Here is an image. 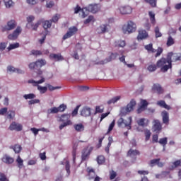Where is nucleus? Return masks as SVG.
Returning a JSON list of instances; mask_svg holds the SVG:
<instances>
[{
    "label": "nucleus",
    "instance_id": "obj_1",
    "mask_svg": "<svg viewBox=\"0 0 181 181\" xmlns=\"http://www.w3.org/2000/svg\"><path fill=\"white\" fill-rule=\"evenodd\" d=\"M156 66L159 69H172V61L168 59V54L167 58H161L157 62Z\"/></svg>",
    "mask_w": 181,
    "mask_h": 181
},
{
    "label": "nucleus",
    "instance_id": "obj_2",
    "mask_svg": "<svg viewBox=\"0 0 181 181\" xmlns=\"http://www.w3.org/2000/svg\"><path fill=\"white\" fill-rule=\"evenodd\" d=\"M100 11V8H98V4H90L88 7H85L82 8V18H86L88 15V12H91L92 13H97Z\"/></svg>",
    "mask_w": 181,
    "mask_h": 181
},
{
    "label": "nucleus",
    "instance_id": "obj_3",
    "mask_svg": "<svg viewBox=\"0 0 181 181\" xmlns=\"http://www.w3.org/2000/svg\"><path fill=\"white\" fill-rule=\"evenodd\" d=\"M70 114H63L59 119V121L61 122H63L62 124L59 126V129L62 130L63 128L66 127H69V125H73V122L70 119L71 118Z\"/></svg>",
    "mask_w": 181,
    "mask_h": 181
},
{
    "label": "nucleus",
    "instance_id": "obj_4",
    "mask_svg": "<svg viewBox=\"0 0 181 181\" xmlns=\"http://www.w3.org/2000/svg\"><path fill=\"white\" fill-rule=\"evenodd\" d=\"M136 30V24L134 21H128L127 25L122 27V32L124 34L134 33Z\"/></svg>",
    "mask_w": 181,
    "mask_h": 181
},
{
    "label": "nucleus",
    "instance_id": "obj_5",
    "mask_svg": "<svg viewBox=\"0 0 181 181\" xmlns=\"http://www.w3.org/2000/svg\"><path fill=\"white\" fill-rule=\"evenodd\" d=\"M135 105H136V101H135L134 99H132L130 103H128L126 107L121 108V115H127V114H129V112L134 111V107Z\"/></svg>",
    "mask_w": 181,
    "mask_h": 181
},
{
    "label": "nucleus",
    "instance_id": "obj_6",
    "mask_svg": "<svg viewBox=\"0 0 181 181\" xmlns=\"http://www.w3.org/2000/svg\"><path fill=\"white\" fill-rule=\"evenodd\" d=\"M132 124V117H129L127 118V122H124V118L121 117L117 121V125L119 128H127V129H131V124Z\"/></svg>",
    "mask_w": 181,
    "mask_h": 181
},
{
    "label": "nucleus",
    "instance_id": "obj_7",
    "mask_svg": "<svg viewBox=\"0 0 181 181\" xmlns=\"http://www.w3.org/2000/svg\"><path fill=\"white\" fill-rule=\"evenodd\" d=\"M46 64V60L45 59H40L35 62L30 63L29 64L30 69H40V67H43V66H45Z\"/></svg>",
    "mask_w": 181,
    "mask_h": 181
},
{
    "label": "nucleus",
    "instance_id": "obj_8",
    "mask_svg": "<svg viewBox=\"0 0 181 181\" xmlns=\"http://www.w3.org/2000/svg\"><path fill=\"white\" fill-rule=\"evenodd\" d=\"M22 32V28H21V27H18L13 33L9 34L8 35V39L9 40H16L18 39V36H19V35H21Z\"/></svg>",
    "mask_w": 181,
    "mask_h": 181
},
{
    "label": "nucleus",
    "instance_id": "obj_9",
    "mask_svg": "<svg viewBox=\"0 0 181 181\" xmlns=\"http://www.w3.org/2000/svg\"><path fill=\"white\" fill-rule=\"evenodd\" d=\"M16 28V21L11 20L7 23V25L3 28L2 32H6L8 30H13Z\"/></svg>",
    "mask_w": 181,
    "mask_h": 181
},
{
    "label": "nucleus",
    "instance_id": "obj_10",
    "mask_svg": "<svg viewBox=\"0 0 181 181\" xmlns=\"http://www.w3.org/2000/svg\"><path fill=\"white\" fill-rule=\"evenodd\" d=\"M93 149H94L93 146H90L89 148L88 146L86 148H84L83 150L81 155L82 160H87V158L90 156V153L93 152Z\"/></svg>",
    "mask_w": 181,
    "mask_h": 181
},
{
    "label": "nucleus",
    "instance_id": "obj_11",
    "mask_svg": "<svg viewBox=\"0 0 181 181\" xmlns=\"http://www.w3.org/2000/svg\"><path fill=\"white\" fill-rule=\"evenodd\" d=\"M8 129H10V131H17L19 132L23 129V126L19 123H16V122H13L10 124Z\"/></svg>",
    "mask_w": 181,
    "mask_h": 181
},
{
    "label": "nucleus",
    "instance_id": "obj_12",
    "mask_svg": "<svg viewBox=\"0 0 181 181\" xmlns=\"http://www.w3.org/2000/svg\"><path fill=\"white\" fill-rule=\"evenodd\" d=\"M78 30V29H77L76 26L71 27L69 29V31L64 35V40H66V39H69V37H71V36L74 35L75 33H77Z\"/></svg>",
    "mask_w": 181,
    "mask_h": 181
},
{
    "label": "nucleus",
    "instance_id": "obj_13",
    "mask_svg": "<svg viewBox=\"0 0 181 181\" xmlns=\"http://www.w3.org/2000/svg\"><path fill=\"white\" fill-rule=\"evenodd\" d=\"M119 11L122 15L132 13V8L129 6H122L119 8Z\"/></svg>",
    "mask_w": 181,
    "mask_h": 181
},
{
    "label": "nucleus",
    "instance_id": "obj_14",
    "mask_svg": "<svg viewBox=\"0 0 181 181\" xmlns=\"http://www.w3.org/2000/svg\"><path fill=\"white\" fill-rule=\"evenodd\" d=\"M168 59L172 62H179L181 60V54L169 52L168 53Z\"/></svg>",
    "mask_w": 181,
    "mask_h": 181
},
{
    "label": "nucleus",
    "instance_id": "obj_15",
    "mask_svg": "<svg viewBox=\"0 0 181 181\" xmlns=\"http://www.w3.org/2000/svg\"><path fill=\"white\" fill-rule=\"evenodd\" d=\"M153 129L154 132H160L162 131V124L159 119H154L153 121Z\"/></svg>",
    "mask_w": 181,
    "mask_h": 181
},
{
    "label": "nucleus",
    "instance_id": "obj_16",
    "mask_svg": "<svg viewBox=\"0 0 181 181\" xmlns=\"http://www.w3.org/2000/svg\"><path fill=\"white\" fill-rule=\"evenodd\" d=\"M148 165L151 168H153L156 165H157L158 168H163V163L160 162V158H155L150 160Z\"/></svg>",
    "mask_w": 181,
    "mask_h": 181
},
{
    "label": "nucleus",
    "instance_id": "obj_17",
    "mask_svg": "<svg viewBox=\"0 0 181 181\" xmlns=\"http://www.w3.org/2000/svg\"><path fill=\"white\" fill-rule=\"evenodd\" d=\"M118 54L112 53L108 58L98 62V64H107V63H110L112 60H115Z\"/></svg>",
    "mask_w": 181,
    "mask_h": 181
},
{
    "label": "nucleus",
    "instance_id": "obj_18",
    "mask_svg": "<svg viewBox=\"0 0 181 181\" xmlns=\"http://www.w3.org/2000/svg\"><path fill=\"white\" fill-rule=\"evenodd\" d=\"M163 123H164L165 125H169V112H168L165 110H163L161 112Z\"/></svg>",
    "mask_w": 181,
    "mask_h": 181
},
{
    "label": "nucleus",
    "instance_id": "obj_19",
    "mask_svg": "<svg viewBox=\"0 0 181 181\" xmlns=\"http://www.w3.org/2000/svg\"><path fill=\"white\" fill-rule=\"evenodd\" d=\"M49 59L54 60V62H62V60H64V58L61 54H50Z\"/></svg>",
    "mask_w": 181,
    "mask_h": 181
},
{
    "label": "nucleus",
    "instance_id": "obj_20",
    "mask_svg": "<svg viewBox=\"0 0 181 181\" xmlns=\"http://www.w3.org/2000/svg\"><path fill=\"white\" fill-rule=\"evenodd\" d=\"M146 37H148V33L145 30H139L138 40H143V39H146Z\"/></svg>",
    "mask_w": 181,
    "mask_h": 181
},
{
    "label": "nucleus",
    "instance_id": "obj_21",
    "mask_svg": "<svg viewBox=\"0 0 181 181\" xmlns=\"http://www.w3.org/2000/svg\"><path fill=\"white\" fill-rule=\"evenodd\" d=\"M152 90L153 91H156L158 94H163V88H162V86L158 83L153 84Z\"/></svg>",
    "mask_w": 181,
    "mask_h": 181
},
{
    "label": "nucleus",
    "instance_id": "obj_22",
    "mask_svg": "<svg viewBox=\"0 0 181 181\" xmlns=\"http://www.w3.org/2000/svg\"><path fill=\"white\" fill-rule=\"evenodd\" d=\"M2 162H4V163H6L7 165H11V163H13L14 160H13V158L8 155H5L2 158Z\"/></svg>",
    "mask_w": 181,
    "mask_h": 181
},
{
    "label": "nucleus",
    "instance_id": "obj_23",
    "mask_svg": "<svg viewBox=\"0 0 181 181\" xmlns=\"http://www.w3.org/2000/svg\"><path fill=\"white\" fill-rule=\"evenodd\" d=\"M82 117H90L91 115V109L90 107H83L81 111Z\"/></svg>",
    "mask_w": 181,
    "mask_h": 181
},
{
    "label": "nucleus",
    "instance_id": "obj_24",
    "mask_svg": "<svg viewBox=\"0 0 181 181\" xmlns=\"http://www.w3.org/2000/svg\"><path fill=\"white\" fill-rule=\"evenodd\" d=\"M157 105H158V107H161V108H165V110H168L172 109V107L169 105L166 104V102H165V100H158L157 102Z\"/></svg>",
    "mask_w": 181,
    "mask_h": 181
},
{
    "label": "nucleus",
    "instance_id": "obj_25",
    "mask_svg": "<svg viewBox=\"0 0 181 181\" xmlns=\"http://www.w3.org/2000/svg\"><path fill=\"white\" fill-rule=\"evenodd\" d=\"M141 155V152L138 150H134L132 148H130L127 152V156H129L130 158H132L134 156H137Z\"/></svg>",
    "mask_w": 181,
    "mask_h": 181
},
{
    "label": "nucleus",
    "instance_id": "obj_26",
    "mask_svg": "<svg viewBox=\"0 0 181 181\" xmlns=\"http://www.w3.org/2000/svg\"><path fill=\"white\" fill-rule=\"evenodd\" d=\"M86 170L88 172L89 180H91V179H94V177H95V171H94V169L88 168Z\"/></svg>",
    "mask_w": 181,
    "mask_h": 181
},
{
    "label": "nucleus",
    "instance_id": "obj_27",
    "mask_svg": "<svg viewBox=\"0 0 181 181\" xmlns=\"http://www.w3.org/2000/svg\"><path fill=\"white\" fill-rule=\"evenodd\" d=\"M11 149H13L15 153H21L22 151V146L19 144H16L10 147Z\"/></svg>",
    "mask_w": 181,
    "mask_h": 181
},
{
    "label": "nucleus",
    "instance_id": "obj_28",
    "mask_svg": "<svg viewBox=\"0 0 181 181\" xmlns=\"http://www.w3.org/2000/svg\"><path fill=\"white\" fill-rule=\"evenodd\" d=\"M98 33L101 35L102 33H105L108 30V28L107 27V25H102L97 29Z\"/></svg>",
    "mask_w": 181,
    "mask_h": 181
},
{
    "label": "nucleus",
    "instance_id": "obj_29",
    "mask_svg": "<svg viewBox=\"0 0 181 181\" xmlns=\"http://www.w3.org/2000/svg\"><path fill=\"white\" fill-rule=\"evenodd\" d=\"M41 21V23H42V26L44 29H49V28H52V21H45L43 20H40Z\"/></svg>",
    "mask_w": 181,
    "mask_h": 181
},
{
    "label": "nucleus",
    "instance_id": "obj_30",
    "mask_svg": "<svg viewBox=\"0 0 181 181\" xmlns=\"http://www.w3.org/2000/svg\"><path fill=\"white\" fill-rule=\"evenodd\" d=\"M74 128L75 129V130L77 132H81L83 131H84V125L81 123L80 124H74Z\"/></svg>",
    "mask_w": 181,
    "mask_h": 181
},
{
    "label": "nucleus",
    "instance_id": "obj_31",
    "mask_svg": "<svg viewBox=\"0 0 181 181\" xmlns=\"http://www.w3.org/2000/svg\"><path fill=\"white\" fill-rule=\"evenodd\" d=\"M146 50H148V53H156V49H153L152 44H149L145 46Z\"/></svg>",
    "mask_w": 181,
    "mask_h": 181
},
{
    "label": "nucleus",
    "instance_id": "obj_32",
    "mask_svg": "<svg viewBox=\"0 0 181 181\" xmlns=\"http://www.w3.org/2000/svg\"><path fill=\"white\" fill-rule=\"evenodd\" d=\"M4 4L6 8H13V6L15 5V3L12 0H4Z\"/></svg>",
    "mask_w": 181,
    "mask_h": 181
},
{
    "label": "nucleus",
    "instance_id": "obj_33",
    "mask_svg": "<svg viewBox=\"0 0 181 181\" xmlns=\"http://www.w3.org/2000/svg\"><path fill=\"white\" fill-rule=\"evenodd\" d=\"M119 100H121V96H115L112 99L109 100L107 101V104L108 105H110V104H115V103H117V101H119Z\"/></svg>",
    "mask_w": 181,
    "mask_h": 181
},
{
    "label": "nucleus",
    "instance_id": "obj_34",
    "mask_svg": "<svg viewBox=\"0 0 181 181\" xmlns=\"http://www.w3.org/2000/svg\"><path fill=\"white\" fill-rule=\"evenodd\" d=\"M57 112H59V110L56 107H52L47 110V115H50V114H57Z\"/></svg>",
    "mask_w": 181,
    "mask_h": 181
},
{
    "label": "nucleus",
    "instance_id": "obj_35",
    "mask_svg": "<svg viewBox=\"0 0 181 181\" xmlns=\"http://www.w3.org/2000/svg\"><path fill=\"white\" fill-rule=\"evenodd\" d=\"M145 134V141L146 142H148L149 139H151V135H152V133L151 132V130L146 129L144 131Z\"/></svg>",
    "mask_w": 181,
    "mask_h": 181
},
{
    "label": "nucleus",
    "instance_id": "obj_36",
    "mask_svg": "<svg viewBox=\"0 0 181 181\" xmlns=\"http://www.w3.org/2000/svg\"><path fill=\"white\" fill-rule=\"evenodd\" d=\"M28 83L29 84H42V83H45V78H42V79L35 81V80H28Z\"/></svg>",
    "mask_w": 181,
    "mask_h": 181
},
{
    "label": "nucleus",
    "instance_id": "obj_37",
    "mask_svg": "<svg viewBox=\"0 0 181 181\" xmlns=\"http://www.w3.org/2000/svg\"><path fill=\"white\" fill-rule=\"evenodd\" d=\"M148 15L150 17V21L152 23V25H155V23H156V20L155 19V14L152 11H149L148 12Z\"/></svg>",
    "mask_w": 181,
    "mask_h": 181
},
{
    "label": "nucleus",
    "instance_id": "obj_38",
    "mask_svg": "<svg viewBox=\"0 0 181 181\" xmlns=\"http://www.w3.org/2000/svg\"><path fill=\"white\" fill-rule=\"evenodd\" d=\"M158 144H160V145H163V148H165V146H166V145H168V137H164V138L160 139L158 141Z\"/></svg>",
    "mask_w": 181,
    "mask_h": 181
},
{
    "label": "nucleus",
    "instance_id": "obj_39",
    "mask_svg": "<svg viewBox=\"0 0 181 181\" xmlns=\"http://www.w3.org/2000/svg\"><path fill=\"white\" fill-rule=\"evenodd\" d=\"M145 121H146L145 118H141L137 121V124L138 125H139V127H147L148 123L146 124Z\"/></svg>",
    "mask_w": 181,
    "mask_h": 181
},
{
    "label": "nucleus",
    "instance_id": "obj_40",
    "mask_svg": "<svg viewBox=\"0 0 181 181\" xmlns=\"http://www.w3.org/2000/svg\"><path fill=\"white\" fill-rule=\"evenodd\" d=\"M97 162L99 165H103L105 162V157L104 156H99L97 158Z\"/></svg>",
    "mask_w": 181,
    "mask_h": 181
},
{
    "label": "nucleus",
    "instance_id": "obj_41",
    "mask_svg": "<svg viewBox=\"0 0 181 181\" xmlns=\"http://www.w3.org/2000/svg\"><path fill=\"white\" fill-rule=\"evenodd\" d=\"M36 95L34 93H29V94H25L23 95V98L25 100H33V98H35Z\"/></svg>",
    "mask_w": 181,
    "mask_h": 181
},
{
    "label": "nucleus",
    "instance_id": "obj_42",
    "mask_svg": "<svg viewBox=\"0 0 181 181\" xmlns=\"http://www.w3.org/2000/svg\"><path fill=\"white\" fill-rule=\"evenodd\" d=\"M12 73H18V74H19V73H22L21 71V69H7V74H12Z\"/></svg>",
    "mask_w": 181,
    "mask_h": 181
},
{
    "label": "nucleus",
    "instance_id": "obj_43",
    "mask_svg": "<svg viewBox=\"0 0 181 181\" xmlns=\"http://www.w3.org/2000/svg\"><path fill=\"white\" fill-rule=\"evenodd\" d=\"M57 108L58 112H64V111H66V109L67 108V106L64 104H62Z\"/></svg>",
    "mask_w": 181,
    "mask_h": 181
},
{
    "label": "nucleus",
    "instance_id": "obj_44",
    "mask_svg": "<svg viewBox=\"0 0 181 181\" xmlns=\"http://www.w3.org/2000/svg\"><path fill=\"white\" fill-rule=\"evenodd\" d=\"M37 90L40 91V94H45L47 91V87L37 86Z\"/></svg>",
    "mask_w": 181,
    "mask_h": 181
},
{
    "label": "nucleus",
    "instance_id": "obj_45",
    "mask_svg": "<svg viewBox=\"0 0 181 181\" xmlns=\"http://www.w3.org/2000/svg\"><path fill=\"white\" fill-rule=\"evenodd\" d=\"M19 47V43L16 42L14 44H11L8 47H7L8 51L13 50V49H18Z\"/></svg>",
    "mask_w": 181,
    "mask_h": 181
},
{
    "label": "nucleus",
    "instance_id": "obj_46",
    "mask_svg": "<svg viewBox=\"0 0 181 181\" xmlns=\"http://www.w3.org/2000/svg\"><path fill=\"white\" fill-rule=\"evenodd\" d=\"M77 155V146H74L72 150V156L74 162H76V156Z\"/></svg>",
    "mask_w": 181,
    "mask_h": 181
},
{
    "label": "nucleus",
    "instance_id": "obj_47",
    "mask_svg": "<svg viewBox=\"0 0 181 181\" xmlns=\"http://www.w3.org/2000/svg\"><path fill=\"white\" fill-rule=\"evenodd\" d=\"M0 181H9V178L4 173L0 172Z\"/></svg>",
    "mask_w": 181,
    "mask_h": 181
},
{
    "label": "nucleus",
    "instance_id": "obj_48",
    "mask_svg": "<svg viewBox=\"0 0 181 181\" xmlns=\"http://www.w3.org/2000/svg\"><path fill=\"white\" fill-rule=\"evenodd\" d=\"M175 45V40L172 37V36H169L167 41V46H172Z\"/></svg>",
    "mask_w": 181,
    "mask_h": 181
},
{
    "label": "nucleus",
    "instance_id": "obj_49",
    "mask_svg": "<svg viewBox=\"0 0 181 181\" xmlns=\"http://www.w3.org/2000/svg\"><path fill=\"white\" fill-rule=\"evenodd\" d=\"M42 23V21H39L37 23L35 24H30L31 25V28L33 30H37V28H39V25Z\"/></svg>",
    "mask_w": 181,
    "mask_h": 181
},
{
    "label": "nucleus",
    "instance_id": "obj_50",
    "mask_svg": "<svg viewBox=\"0 0 181 181\" xmlns=\"http://www.w3.org/2000/svg\"><path fill=\"white\" fill-rule=\"evenodd\" d=\"M33 21H35V16H30L27 17V22H28V23L27 24V28H29V26H30V23H32Z\"/></svg>",
    "mask_w": 181,
    "mask_h": 181
},
{
    "label": "nucleus",
    "instance_id": "obj_51",
    "mask_svg": "<svg viewBox=\"0 0 181 181\" xmlns=\"http://www.w3.org/2000/svg\"><path fill=\"white\" fill-rule=\"evenodd\" d=\"M7 118H8L9 119H13V118H15V111L9 110L8 112Z\"/></svg>",
    "mask_w": 181,
    "mask_h": 181
},
{
    "label": "nucleus",
    "instance_id": "obj_52",
    "mask_svg": "<svg viewBox=\"0 0 181 181\" xmlns=\"http://www.w3.org/2000/svg\"><path fill=\"white\" fill-rule=\"evenodd\" d=\"M178 166H181V160H177L176 161H175L174 163H173V165H172V169H175L176 168H178Z\"/></svg>",
    "mask_w": 181,
    "mask_h": 181
},
{
    "label": "nucleus",
    "instance_id": "obj_53",
    "mask_svg": "<svg viewBox=\"0 0 181 181\" xmlns=\"http://www.w3.org/2000/svg\"><path fill=\"white\" fill-rule=\"evenodd\" d=\"M145 2L149 4L153 8L156 7V0H145Z\"/></svg>",
    "mask_w": 181,
    "mask_h": 181
},
{
    "label": "nucleus",
    "instance_id": "obj_54",
    "mask_svg": "<svg viewBox=\"0 0 181 181\" xmlns=\"http://www.w3.org/2000/svg\"><path fill=\"white\" fill-rule=\"evenodd\" d=\"M16 162L18 164V168H22L23 166V160L21 158V156H18Z\"/></svg>",
    "mask_w": 181,
    "mask_h": 181
},
{
    "label": "nucleus",
    "instance_id": "obj_55",
    "mask_svg": "<svg viewBox=\"0 0 181 181\" xmlns=\"http://www.w3.org/2000/svg\"><path fill=\"white\" fill-rule=\"evenodd\" d=\"M117 177V172L114 171V170H112V171L110 172V180H112Z\"/></svg>",
    "mask_w": 181,
    "mask_h": 181
},
{
    "label": "nucleus",
    "instance_id": "obj_56",
    "mask_svg": "<svg viewBox=\"0 0 181 181\" xmlns=\"http://www.w3.org/2000/svg\"><path fill=\"white\" fill-rule=\"evenodd\" d=\"M114 127H115V120H113L110 124L107 134H110V132L114 129Z\"/></svg>",
    "mask_w": 181,
    "mask_h": 181
},
{
    "label": "nucleus",
    "instance_id": "obj_57",
    "mask_svg": "<svg viewBox=\"0 0 181 181\" xmlns=\"http://www.w3.org/2000/svg\"><path fill=\"white\" fill-rule=\"evenodd\" d=\"M159 136L158 134H153L152 136V142L153 144H157V142H159Z\"/></svg>",
    "mask_w": 181,
    "mask_h": 181
},
{
    "label": "nucleus",
    "instance_id": "obj_58",
    "mask_svg": "<svg viewBox=\"0 0 181 181\" xmlns=\"http://www.w3.org/2000/svg\"><path fill=\"white\" fill-rule=\"evenodd\" d=\"M95 112L100 114H101V112H104V107L103 106H96Z\"/></svg>",
    "mask_w": 181,
    "mask_h": 181
},
{
    "label": "nucleus",
    "instance_id": "obj_59",
    "mask_svg": "<svg viewBox=\"0 0 181 181\" xmlns=\"http://www.w3.org/2000/svg\"><path fill=\"white\" fill-rule=\"evenodd\" d=\"M31 54H33V56H41V54H43L40 50H32Z\"/></svg>",
    "mask_w": 181,
    "mask_h": 181
},
{
    "label": "nucleus",
    "instance_id": "obj_60",
    "mask_svg": "<svg viewBox=\"0 0 181 181\" xmlns=\"http://www.w3.org/2000/svg\"><path fill=\"white\" fill-rule=\"evenodd\" d=\"M78 108H80V105L76 107V108L73 110L71 115L72 117H76L77 114H78Z\"/></svg>",
    "mask_w": 181,
    "mask_h": 181
},
{
    "label": "nucleus",
    "instance_id": "obj_61",
    "mask_svg": "<svg viewBox=\"0 0 181 181\" xmlns=\"http://www.w3.org/2000/svg\"><path fill=\"white\" fill-rule=\"evenodd\" d=\"M156 37H160L162 36V33L159 31V27H156L155 28Z\"/></svg>",
    "mask_w": 181,
    "mask_h": 181
},
{
    "label": "nucleus",
    "instance_id": "obj_62",
    "mask_svg": "<svg viewBox=\"0 0 181 181\" xmlns=\"http://www.w3.org/2000/svg\"><path fill=\"white\" fill-rule=\"evenodd\" d=\"M65 168L68 175H70V162L66 161Z\"/></svg>",
    "mask_w": 181,
    "mask_h": 181
},
{
    "label": "nucleus",
    "instance_id": "obj_63",
    "mask_svg": "<svg viewBox=\"0 0 181 181\" xmlns=\"http://www.w3.org/2000/svg\"><path fill=\"white\" fill-rule=\"evenodd\" d=\"M39 157L41 159V160H46V152L44 151L43 153H40Z\"/></svg>",
    "mask_w": 181,
    "mask_h": 181
},
{
    "label": "nucleus",
    "instance_id": "obj_64",
    "mask_svg": "<svg viewBox=\"0 0 181 181\" xmlns=\"http://www.w3.org/2000/svg\"><path fill=\"white\" fill-rule=\"evenodd\" d=\"M8 112V107H3L0 110V115H4Z\"/></svg>",
    "mask_w": 181,
    "mask_h": 181
}]
</instances>
